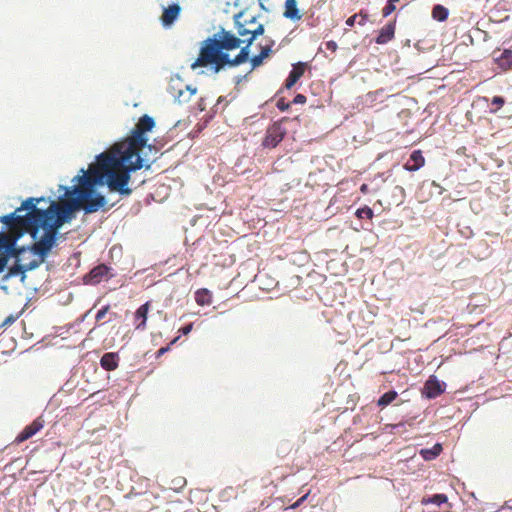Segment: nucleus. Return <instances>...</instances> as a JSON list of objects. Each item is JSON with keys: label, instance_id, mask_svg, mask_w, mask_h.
Listing matches in <instances>:
<instances>
[{"label": "nucleus", "instance_id": "f257e3e1", "mask_svg": "<svg viewBox=\"0 0 512 512\" xmlns=\"http://www.w3.org/2000/svg\"><path fill=\"white\" fill-rule=\"evenodd\" d=\"M236 34L221 29L201 43L198 57L191 69L211 66L215 73L225 66L235 67L249 60L250 45L264 33V25L256 16L240 12L234 17Z\"/></svg>", "mask_w": 512, "mask_h": 512}, {"label": "nucleus", "instance_id": "f03ea898", "mask_svg": "<svg viewBox=\"0 0 512 512\" xmlns=\"http://www.w3.org/2000/svg\"><path fill=\"white\" fill-rule=\"evenodd\" d=\"M154 126L152 117L146 114L141 116L129 137L97 156L96 163L108 174L107 186L110 191L125 196L132 193V189L128 187L130 172L144 167L140 151L147 145L146 133Z\"/></svg>", "mask_w": 512, "mask_h": 512}, {"label": "nucleus", "instance_id": "7ed1b4c3", "mask_svg": "<svg viewBox=\"0 0 512 512\" xmlns=\"http://www.w3.org/2000/svg\"><path fill=\"white\" fill-rule=\"evenodd\" d=\"M81 173L82 175L74 178L79 185L72 191H67V194H76L75 198H70L61 204L52 202L45 210L37 208V204H34L37 233L40 227L52 226L58 230L78 209H83L85 213L90 214L104 207L105 197L95 193V186L107 184L108 174L96 162L90 164L88 171L81 169Z\"/></svg>", "mask_w": 512, "mask_h": 512}, {"label": "nucleus", "instance_id": "20e7f679", "mask_svg": "<svg viewBox=\"0 0 512 512\" xmlns=\"http://www.w3.org/2000/svg\"><path fill=\"white\" fill-rule=\"evenodd\" d=\"M40 201H44V198H28L14 212L0 217V221L8 227L14 241L24 233H29L36 239L37 227L34 204H38Z\"/></svg>", "mask_w": 512, "mask_h": 512}, {"label": "nucleus", "instance_id": "39448f33", "mask_svg": "<svg viewBox=\"0 0 512 512\" xmlns=\"http://www.w3.org/2000/svg\"><path fill=\"white\" fill-rule=\"evenodd\" d=\"M42 228L45 230L44 235L33 244L32 250L43 261L55 244L57 229H54L52 226Z\"/></svg>", "mask_w": 512, "mask_h": 512}, {"label": "nucleus", "instance_id": "423d86ee", "mask_svg": "<svg viewBox=\"0 0 512 512\" xmlns=\"http://www.w3.org/2000/svg\"><path fill=\"white\" fill-rule=\"evenodd\" d=\"M287 131L282 127L281 123L275 122L270 125L267 130L265 137L262 141V146L265 148H275L285 137Z\"/></svg>", "mask_w": 512, "mask_h": 512}, {"label": "nucleus", "instance_id": "0eeeda50", "mask_svg": "<svg viewBox=\"0 0 512 512\" xmlns=\"http://www.w3.org/2000/svg\"><path fill=\"white\" fill-rule=\"evenodd\" d=\"M44 427V420L42 417H37L31 424L27 425L16 437L17 443L24 442L34 436Z\"/></svg>", "mask_w": 512, "mask_h": 512}, {"label": "nucleus", "instance_id": "6e6552de", "mask_svg": "<svg viewBox=\"0 0 512 512\" xmlns=\"http://www.w3.org/2000/svg\"><path fill=\"white\" fill-rule=\"evenodd\" d=\"M181 7L179 4H171L163 9L161 15V22L164 27H170L174 21L179 17Z\"/></svg>", "mask_w": 512, "mask_h": 512}, {"label": "nucleus", "instance_id": "1a4fd4ad", "mask_svg": "<svg viewBox=\"0 0 512 512\" xmlns=\"http://www.w3.org/2000/svg\"><path fill=\"white\" fill-rule=\"evenodd\" d=\"M274 44L275 42L271 39L266 40L265 44H260V53L258 55L253 56L250 59L252 69H255L262 65L263 60L266 59L272 52V47L274 46Z\"/></svg>", "mask_w": 512, "mask_h": 512}, {"label": "nucleus", "instance_id": "9d476101", "mask_svg": "<svg viewBox=\"0 0 512 512\" xmlns=\"http://www.w3.org/2000/svg\"><path fill=\"white\" fill-rule=\"evenodd\" d=\"M197 92L196 88H191L185 85L184 88H176L174 85H170V93L177 99L179 103L188 102L193 95Z\"/></svg>", "mask_w": 512, "mask_h": 512}, {"label": "nucleus", "instance_id": "9b49d317", "mask_svg": "<svg viewBox=\"0 0 512 512\" xmlns=\"http://www.w3.org/2000/svg\"><path fill=\"white\" fill-rule=\"evenodd\" d=\"M109 272V267L105 264H100L94 267L86 276L85 281L90 284H98L100 283Z\"/></svg>", "mask_w": 512, "mask_h": 512}, {"label": "nucleus", "instance_id": "f8f14e48", "mask_svg": "<svg viewBox=\"0 0 512 512\" xmlns=\"http://www.w3.org/2000/svg\"><path fill=\"white\" fill-rule=\"evenodd\" d=\"M425 165V158L422 155L421 150H414L409 160L404 164V169L410 172L419 170Z\"/></svg>", "mask_w": 512, "mask_h": 512}, {"label": "nucleus", "instance_id": "ddd939ff", "mask_svg": "<svg viewBox=\"0 0 512 512\" xmlns=\"http://www.w3.org/2000/svg\"><path fill=\"white\" fill-rule=\"evenodd\" d=\"M119 362L120 356L117 352L104 353L100 359V365L106 371H113L117 369Z\"/></svg>", "mask_w": 512, "mask_h": 512}, {"label": "nucleus", "instance_id": "4468645a", "mask_svg": "<svg viewBox=\"0 0 512 512\" xmlns=\"http://www.w3.org/2000/svg\"><path fill=\"white\" fill-rule=\"evenodd\" d=\"M150 308V302L141 305L135 312V328L137 330H144L146 328L147 315Z\"/></svg>", "mask_w": 512, "mask_h": 512}, {"label": "nucleus", "instance_id": "2eb2a0df", "mask_svg": "<svg viewBox=\"0 0 512 512\" xmlns=\"http://www.w3.org/2000/svg\"><path fill=\"white\" fill-rule=\"evenodd\" d=\"M395 34V23L390 22L383 26L375 41L377 44H386L394 38Z\"/></svg>", "mask_w": 512, "mask_h": 512}, {"label": "nucleus", "instance_id": "dca6fc26", "mask_svg": "<svg viewBox=\"0 0 512 512\" xmlns=\"http://www.w3.org/2000/svg\"><path fill=\"white\" fill-rule=\"evenodd\" d=\"M304 71H305V65L302 63H298L297 65L293 66V69L291 70L288 78L286 79L285 87L287 89L292 88L294 86V84L304 74Z\"/></svg>", "mask_w": 512, "mask_h": 512}, {"label": "nucleus", "instance_id": "f3484780", "mask_svg": "<svg viewBox=\"0 0 512 512\" xmlns=\"http://www.w3.org/2000/svg\"><path fill=\"white\" fill-rule=\"evenodd\" d=\"M447 386H423L422 396L427 399H434L446 391Z\"/></svg>", "mask_w": 512, "mask_h": 512}, {"label": "nucleus", "instance_id": "a211bd4d", "mask_svg": "<svg viewBox=\"0 0 512 512\" xmlns=\"http://www.w3.org/2000/svg\"><path fill=\"white\" fill-rule=\"evenodd\" d=\"M284 16L292 20H298L301 18L297 9L296 0H286Z\"/></svg>", "mask_w": 512, "mask_h": 512}, {"label": "nucleus", "instance_id": "6ab92c4d", "mask_svg": "<svg viewBox=\"0 0 512 512\" xmlns=\"http://www.w3.org/2000/svg\"><path fill=\"white\" fill-rule=\"evenodd\" d=\"M442 452V446L439 443H436L432 448L421 449L420 455L426 461L434 460L439 456Z\"/></svg>", "mask_w": 512, "mask_h": 512}, {"label": "nucleus", "instance_id": "aec40b11", "mask_svg": "<svg viewBox=\"0 0 512 512\" xmlns=\"http://www.w3.org/2000/svg\"><path fill=\"white\" fill-rule=\"evenodd\" d=\"M195 301L200 306L210 305L212 302V294L208 289H199L195 292Z\"/></svg>", "mask_w": 512, "mask_h": 512}, {"label": "nucleus", "instance_id": "412c9836", "mask_svg": "<svg viewBox=\"0 0 512 512\" xmlns=\"http://www.w3.org/2000/svg\"><path fill=\"white\" fill-rule=\"evenodd\" d=\"M398 393L395 390H389L383 393L377 400V405L381 408H385L390 405L393 401L397 400Z\"/></svg>", "mask_w": 512, "mask_h": 512}, {"label": "nucleus", "instance_id": "4be33fe9", "mask_svg": "<svg viewBox=\"0 0 512 512\" xmlns=\"http://www.w3.org/2000/svg\"><path fill=\"white\" fill-rule=\"evenodd\" d=\"M497 64L504 70L512 69V50L506 49L496 59Z\"/></svg>", "mask_w": 512, "mask_h": 512}, {"label": "nucleus", "instance_id": "5701e85b", "mask_svg": "<svg viewBox=\"0 0 512 512\" xmlns=\"http://www.w3.org/2000/svg\"><path fill=\"white\" fill-rule=\"evenodd\" d=\"M367 20L368 14L361 10L359 13L350 16L346 20V25L349 27H353L355 23H358L360 26H364Z\"/></svg>", "mask_w": 512, "mask_h": 512}, {"label": "nucleus", "instance_id": "b1692460", "mask_svg": "<svg viewBox=\"0 0 512 512\" xmlns=\"http://www.w3.org/2000/svg\"><path fill=\"white\" fill-rule=\"evenodd\" d=\"M448 501V497L445 494L438 493L428 497H423L421 503L424 505L427 504H436L440 506Z\"/></svg>", "mask_w": 512, "mask_h": 512}, {"label": "nucleus", "instance_id": "393cba45", "mask_svg": "<svg viewBox=\"0 0 512 512\" xmlns=\"http://www.w3.org/2000/svg\"><path fill=\"white\" fill-rule=\"evenodd\" d=\"M448 14V9L442 5H435L432 9V17L438 21H445Z\"/></svg>", "mask_w": 512, "mask_h": 512}, {"label": "nucleus", "instance_id": "a878e982", "mask_svg": "<svg viewBox=\"0 0 512 512\" xmlns=\"http://www.w3.org/2000/svg\"><path fill=\"white\" fill-rule=\"evenodd\" d=\"M385 183V179L382 177V175H376L370 180V187L372 193H377L381 190L383 184Z\"/></svg>", "mask_w": 512, "mask_h": 512}, {"label": "nucleus", "instance_id": "bb28decb", "mask_svg": "<svg viewBox=\"0 0 512 512\" xmlns=\"http://www.w3.org/2000/svg\"><path fill=\"white\" fill-rule=\"evenodd\" d=\"M355 214L359 219L366 218L371 220L374 216L373 210L368 206H364L362 208L357 209Z\"/></svg>", "mask_w": 512, "mask_h": 512}, {"label": "nucleus", "instance_id": "cd10ccee", "mask_svg": "<svg viewBox=\"0 0 512 512\" xmlns=\"http://www.w3.org/2000/svg\"><path fill=\"white\" fill-rule=\"evenodd\" d=\"M15 243V241L8 237L7 235L3 234V233H0V251L3 249V248H9L11 246H13Z\"/></svg>", "mask_w": 512, "mask_h": 512}, {"label": "nucleus", "instance_id": "c85d7f7f", "mask_svg": "<svg viewBox=\"0 0 512 512\" xmlns=\"http://www.w3.org/2000/svg\"><path fill=\"white\" fill-rule=\"evenodd\" d=\"M492 104L496 105V109L491 110V112L495 113L505 104V99L501 96H494L492 99Z\"/></svg>", "mask_w": 512, "mask_h": 512}, {"label": "nucleus", "instance_id": "c756f323", "mask_svg": "<svg viewBox=\"0 0 512 512\" xmlns=\"http://www.w3.org/2000/svg\"><path fill=\"white\" fill-rule=\"evenodd\" d=\"M396 7L394 4L387 2L386 6L382 9L383 17L389 16L391 13L395 11Z\"/></svg>", "mask_w": 512, "mask_h": 512}, {"label": "nucleus", "instance_id": "7c9ffc66", "mask_svg": "<svg viewBox=\"0 0 512 512\" xmlns=\"http://www.w3.org/2000/svg\"><path fill=\"white\" fill-rule=\"evenodd\" d=\"M109 309H110V306H109V305H106V306L102 307V308L97 312V314H96V317H95V318H96V321H100V320H102V319L105 317V315L108 313Z\"/></svg>", "mask_w": 512, "mask_h": 512}, {"label": "nucleus", "instance_id": "2f4dec72", "mask_svg": "<svg viewBox=\"0 0 512 512\" xmlns=\"http://www.w3.org/2000/svg\"><path fill=\"white\" fill-rule=\"evenodd\" d=\"M276 106L280 111H286L289 108L290 104L285 102L284 99H279L277 101Z\"/></svg>", "mask_w": 512, "mask_h": 512}, {"label": "nucleus", "instance_id": "473e14b6", "mask_svg": "<svg viewBox=\"0 0 512 512\" xmlns=\"http://www.w3.org/2000/svg\"><path fill=\"white\" fill-rule=\"evenodd\" d=\"M306 102V97L302 94H298L293 99V103L295 104H304Z\"/></svg>", "mask_w": 512, "mask_h": 512}, {"label": "nucleus", "instance_id": "72a5a7b5", "mask_svg": "<svg viewBox=\"0 0 512 512\" xmlns=\"http://www.w3.org/2000/svg\"><path fill=\"white\" fill-rule=\"evenodd\" d=\"M360 191L362 194L372 193L370 185L366 183L360 186Z\"/></svg>", "mask_w": 512, "mask_h": 512}, {"label": "nucleus", "instance_id": "f704fd0d", "mask_svg": "<svg viewBox=\"0 0 512 512\" xmlns=\"http://www.w3.org/2000/svg\"><path fill=\"white\" fill-rule=\"evenodd\" d=\"M7 264V257L5 255H0V272L3 271Z\"/></svg>", "mask_w": 512, "mask_h": 512}, {"label": "nucleus", "instance_id": "c9c22d12", "mask_svg": "<svg viewBox=\"0 0 512 512\" xmlns=\"http://www.w3.org/2000/svg\"><path fill=\"white\" fill-rule=\"evenodd\" d=\"M191 330H192V324H189V325H186V326L182 327L179 331L183 335H187L188 333H190Z\"/></svg>", "mask_w": 512, "mask_h": 512}, {"label": "nucleus", "instance_id": "e433bc0d", "mask_svg": "<svg viewBox=\"0 0 512 512\" xmlns=\"http://www.w3.org/2000/svg\"><path fill=\"white\" fill-rule=\"evenodd\" d=\"M425 384H429V385L439 384V381L437 380V378L435 376H430L429 379L425 382Z\"/></svg>", "mask_w": 512, "mask_h": 512}, {"label": "nucleus", "instance_id": "4c0bfd02", "mask_svg": "<svg viewBox=\"0 0 512 512\" xmlns=\"http://www.w3.org/2000/svg\"><path fill=\"white\" fill-rule=\"evenodd\" d=\"M327 48H328V49H330V50H332V51H335V50H336V48H337V45H336V43H335V42H333V41H329V42H327Z\"/></svg>", "mask_w": 512, "mask_h": 512}, {"label": "nucleus", "instance_id": "58836bf2", "mask_svg": "<svg viewBox=\"0 0 512 512\" xmlns=\"http://www.w3.org/2000/svg\"><path fill=\"white\" fill-rule=\"evenodd\" d=\"M404 426V423L403 422H400L398 424H389V425H386V428L390 427L391 430L393 429H396V428H399V427H403Z\"/></svg>", "mask_w": 512, "mask_h": 512}, {"label": "nucleus", "instance_id": "ea45409f", "mask_svg": "<svg viewBox=\"0 0 512 512\" xmlns=\"http://www.w3.org/2000/svg\"><path fill=\"white\" fill-rule=\"evenodd\" d=\"M169 350V347H162L160 348L158 351H157V355L160 356V355H163L165 352H167Z\"/></svg>", "mask_w": 512, "mask_h": 512}, {"label": "nucleus", "instance_id": "a19ab883", "mask_svg": "<svg viewBox=\"0 0 512 512\" xmlns=\"http://www.w3.org/2000/svg\"><path fill=\"white\" fill-rule=\"evenodd\" d=\"M354 406H355L354 399H350V400L347 401L346 409H349V408L353 409Z\"/></svg>", "mask_w": 512, "mask_h": 512}, {"label": "nucleus", "instance_id": "79ce46f5", "mask_svg": "<svg viewBox=\"0 0 512 512\" xmlns=\"http://www.w3.org/2000/svg\"><path fill=\"white\" fill-rule=\"evenodd\" d=\"M15 320V318L13 316H9L5 321H4V325H7V324H11L13 323Z\"/></svg>", "mask_w": 512, "mask_h": 512}, {"label": "nucleus", "instance_id": "37998d69", "mask_svg": "<svg viewBox=\"0 0 512 512\" xmlns=\"http://www.w3.org/2000/svg\"><path fill=\"white\" fill-rule=\"evenodd\" d=\"M396 190H398L401 194H404V189L401 186H396Z\"/></svg>", "mask_w": 512, "mask_h": 512}, {"label": "nucleus", "instance_id": "c03bdc74", "mask_svg": "<svg viewBox=\"0 0 512 512\" xmlns=\"http://www.w3.org/2000/svg\"><path fill=\"white\" fill-rule=\"evenodd\" d=\"M186 483L185 479L184 478H180L179 479V485L182 486Z\"/></svg>", "mask_w": 512, "mask_h": 512}, {"label": "nucleus", "instance_id": "a18cd8bd", "mask_svg": "<svg viewBox=\"0 0 512 512\" xmlns=\"http://www.w3.org/2000/svg\"><path fill=\"white\" fill-rule=\"evenodd\" d=\"M400 0H388L389 3L394 4L396 2H399Z\"/></svg>", "mask_w": 512, "mask_h": 512}]
</instances>
